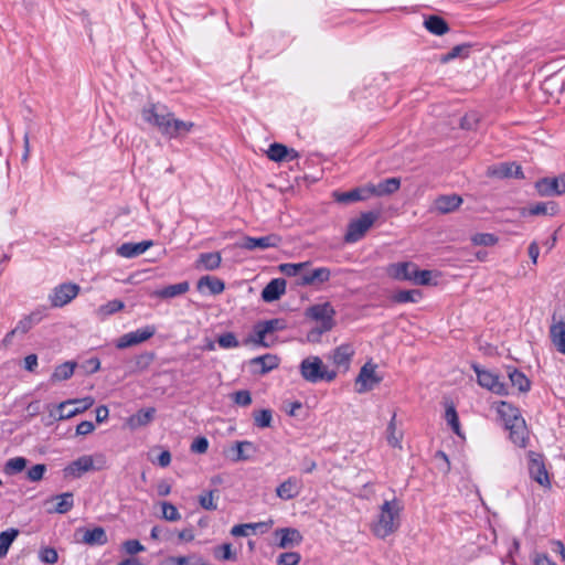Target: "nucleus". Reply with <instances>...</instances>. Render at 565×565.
Masks as SVG:
<instances>
[{
  "label": "nucleus",
  "instance_id": "obj_64",
  "mask_svg": "<svg viewBox=\"0 0 565 565\" xmlns=\"http://www.w3.org/2000/svg\"><path fill=\"white\" fill-rule=\"evenodd\" d=\"M153 360H154V353H152V352L141 353L136 358V362H135L136 367L140 371L146 370L153 362Z\"/></svg>",
  "mask_w": 565,
  "mask_h": 565
},
{
  "label": "nucleus",
  "instance_id": "obj_47",
  "mask_svg": "<svg viewBox=\"0 0 565 565\" xmlns=\"http://www.w3.org/2000/svg\"><path fill=\"white\" fill-rule=\"evenodd\" d=\"M233 449L236 451V455L233 458L234 461H246V460L250 459V457H252V454L246 452V449L254 452L255 446L252 441L243 440V441H236Z\"/></svg>",
  "mask_w": 565,
  "mask_h": 565
},
{
  "label": "nucleus",
  "instance_id": "obj_30",
  "mask_svg": "<svg viewBox=\"0 0 565 565\" xmlns=\"http://www.w3.org/2000/svg\"><path fill=\"white\" fill-rule=\"evenodd\" d=\"M222 256L218 252L202 253L196 259L195 267L204 270H215L221 266Z\"/></svg>",
  "mask_w": 565,
  "mask_h": 565
},
{
  "label": "nucleus",
  "instance_id": "obj_19",
  "mask_svg": "<svg viewBox=\"0 0 565 565\" xmlns=\"http://www.w3.org/2000/svg\"><path fill=\"white\" fill-rule=\"evenodd\" d=\"M281 242V238L276 234H269L262 237L247 236L244 239L243 247L248 250L255 248L266 249L269 247H277Z\"/></svg>",
  "mask_w": 565,
  "mask_h": 565
},
{
  "label": "nucleus",
  "instance_id": "obj_53",
  "mask_svg": "<svg viewBox=\"0 0 565 565\" xmlns=\"http://www.w3.org/2000/svg\"><path fill=\"white\" fill-rule=\"evenodd\" d=\"M254 424L259 428L270 427L273 422V412L270 409H260L253 414Z\"/></svg>",
  "mask_w": 565,
  "mask_h": 565
},
{
  "label": "nucleus",
  "instance_id": "obj_58",
  "mask_svg": "<svg viewBox=\"0 0 565 565\" xmlns=\"http://www.w3.org/2000/svg\"><path fill=\"white\" fill-rule=\"evenodd\" d=\"M301 555L298 552H285L277 557V565H298Z\"/></svg>",
  "mask_w": 565,
  "mask_h": 565
},
{
  "label": "nucleus",
  "instance_id": "obj_51",
  "mask_svg": "<svg viewBox=\"0 0 565 565\" xmlns=\"http://www.w3.org/2000/svg\"><path fill=\"white\" fill-rule=\"evenodd\" d=\"M470 51L469 44H459L454 46L447 54L443 55L440 61L448 63L457 57H468Z\"/></svg>",
  "mask_w": 565,
  "mask_h": 565
},
{
  "label": "nucleus",
  "instance_id": "obj_14",
  "mask_svg": "<svg viewBox=\"0 0 565 565\" xmlns=\"http://www.w3.org/2000/svg\"><path fill=\"white\" fill-rule=\"evenodd\" d=\"M94 460L92 456L84 455L78 457L76 460L70 462L64 469L65 478L78 479L84 473L94 470Z\"/></svg>",
  "mask_w": 565,
  "mask_h": 565
},
{
  "label": "nucleus",
  "instance_id": "obj_63",
  "mask_svg": "<svg viewBox=\"0 0 565 565\" xmlns=\"http://www.w3.org/2000/svg\"><path fill=\"white\" fill-rule=\"evenodd\" d=\"M254 332H255V338L252 339V341L259 345V347H265L267 348L268 344L265 342V338L266 335L268 334V332L266 331L265 327L263 326L262 322L257 323L255 327H254Z\"/></svg>",
  "mask_w": 565,
  "mask_h": 565
},
{
  "label": "nucleus",
  "instance_id": "obj_33",
  "mask_svg": "<svg viewBox=\"0 0 565 565\" xmlns=\"http://www.w3.org/2000/svg\"><path fill=\"white\" fill-rule=\"evenodd\" d=\"M354 354V350L350 344H341L340 347L335 348L332 354L333 363L337 366H342L345 370L349 367L351 359Z\"/></svg>",
  "mask_w": 565,
  "mask_h": 565
},
{
  "label": "nucleus",
  "instance_id": "obj_50",
  "mask_svg": "<svg viewBox=\"0 0 565 565\" xmlns=\"http://www.w3.org/2000/svg\"><path fill=\"white\" fill-rule=\"evenodd\" d=\"M309 266V262H305V263H298V264H292V263H285V264H280L278 266V269L281 274L288 276V277H300V273Z\"/></svg>",
  "mask_w": 565,
  "mask_h": 565
},
{
  "label": "nucleus",
  "instance_id": "obj_23",
  "mask_svg": "<svg viewBox=\"0 0 565 565\" xmlns=\"http://www.w3.org/2000/svg\"><path fill=\"white\" fill-rule=\"evenodd\" d=\"M286 291V280L282 278L271 279L262 291V299L265 302L278 300Z\"/></svg>",
  "mask_w": 565,
  "mask_h": 565
},
{
  "label": "nucleus",
  "instance_id": "obj_16",
  "mask_svg": "<svg viewBox=\"0 0 565 565\" xmlns=\"http://www.w3.org/2000/svg\"><path fill=\"white\" fill-rule=\"evenodd\" d=\"M487 174L489 177H494V178H499V179H504V178L523 179L524 178L521 166L516 164L515 162H503V163H500L497 166L489 167Z\"/></svg>",
  "mask_w": 565,
  "mask_h": 565
},
{
  "label": "nucleus",
  "instance_id": "obj_60",
  "mask_svg": "<svg viewBox=\"0 0 565 565\" xmlns=\"http://www.w3.org/2000/svg\"><path fill=\"white\" fill-rule=\"evenodd\" d=\"M39 558L42 563L45 564H55L58 559V555L55 548L53 547H43L39 552Z\"/></svg>",
  "mask_w": 565,
  "mask_h": 565
},
{
  "label": "nucleus",
  "instance_id": "obj_22",
  "mask_svg": "<svg viewBox=\"0 0 565 565\" xmlns=\"http://www.w3.org/2000/svg\"><path fill=\"white\" fill-rule=\"evenodd\" d=\"M462 203L461 196L457 194L439 195L434 201V210L440 214L456 211Z\"/></svg>",
  "mask_w": 565,
  "mask_h": 565
},
{
  "label": "nucleus",
  "instance_id": "obj_44",
  "mask_svg": "<svg viewBox=\"0 0 565 565\" xmlns=\"http://www.w3.org/2000/svg\"><path fill=\"white\" fill-rule=\"evenodd\" d=\"M18 535L19 530L13 527L0 533V558L7 556L11 544L18 537Z\"/></svg>",
  "mask_w": 565,
  "mask_h": 565
},
{
  "label": "nucleus",
  "instance_id": "obj_13",
  "mask_svg": "<svg viewBox=\"0 0 565 565\" xmlns=\"http://www.w3.org/2000/svg\"><path fill=\"white\" fill-rule=\"evenodd\" d=\"M169 114V108L166 105L159 103H149L141 109V117L143 121L152 127H156L157 129L160 128L161 122L164 121Z\"/></svg>",
  "mask_w": 565,
  "mask_h": 565
},
{
  "label": "nucleus",
  "instance_id": "obj_59",
  "mask_svg": "<svg viewBox=\"0 0 565 565\" xmlns=\"http://www.w3.org/2000/svg\"><path fill=\"white\" fill-rule=\"evenodd\" d=\"M217 343L223 349H233L239 345L236 335L233 332H225L217 338Z\"/></svg>",
  "mask_w": 565,
  "mask_h": 565
},
{
  "label": "nucleus",
  "instance_id": "obj_17",
  "mask_svg": "<svg viewBox=\"0 0 565 565\" xmlns=\"http://www.w3.org/2000/svg\"><path fill=\"white\" fill-rule=\"evenodd\" d=\"M331 278V270L328 267H318L301 274L298 278V286L321 285Z\"/></svg>",
  "mask_w": 565,
  "mask_h": 565
},
{
  "label": "nucleus",
  "instance_id": "obj_36",
  "mask_svg": "<svg viewBox=\"0 0 565 565\" xmlns=\"http://www.w3.org/2000/svg\"><path fill=\"white\" fill-rule=\"evenodd\" d=\"M273 524L270 520L268 523L258 522V523H244L234 525L231 530V534L233 536H248L250 532H255L257 529H264L263 532L268 530Z\"/></svg>",
  "mask_w": 565,
  "mask_h": 565
},
{
  "label": "nucleus",
  "instance_id": "obj_27",
  "mask_svg": "<svg viewBox=\"0 0 565 565\" xmlns=\"http://www.w3.org/2000/svg\"><path fill=\"white\" fill-rule=\"evenodd\" d=\"M83 532L82 542L89 546L105 545L108 542L107 534L104 527L95 526L94 529H79Z\"/></svg>",
  "mask_w": 565,
  "mask_h": 565
},
{
  "label": "nucleus",
  "instance_id": "obj_61",
  "mask_svg": "<svg viewBox=\"0 0 565 565\" xmlns=\"http://www.w3.org/2000/svg\"><path fill=\"white\" fill-rule=\"evenodd\" d=\"M46 472V466L44 463H38L28 470V479L32 482H38L43 479Z\"/></svg>",
  "mask_w": 565,
  "mask_h": 565
},
{
  "label": "nucleus",
  "instance_id": "obj_38",
  "mask_svg": "<svg viewBox=\"0 0 565 565\" xmlns=\"http://www.w3.org/2000/svg\"><path fill=\"white\" fill-rule=\"evenodd\" d=\"M508 376L511 384L522 393L529 392L531 388V382L525 374L515 367H508Z\"/></svg>",
  "mask_w": 565,
  "mask_h": 565
},
{
  "label": "nucleus",
  "instance_id": "obj_49",
  "mask_svg": "<svg viewBox=\"0 0 565 565\" xmlns=\"http://www.w3.org/2000/svg\"><path fill=\"white\" fill-rule=\"evenodd\" d=\"M266 153L271 161L281 162L288 157V147L282 143L275 142L269 146Z\"/></svg>",
  "mask_w": 565,
  "mask_h": 565
},
{
  "label": "nucleus",
  "instance_id": "obj_24",
  "mask_svg": "<svg viewBox=\"0 0 565 565\" xmlns=\"http://www.w3.org/2000/svg\"><path fill=\"white\" fill-rule=\"evenodd\" d=\"M558 212V205L556 202H537L534 204H530L527 207H524L521 212L523 216H539V215H555Z\"/></svg>",
  "mask_w": 565,
  "mask_h": 565
},
{
  "label": "nucleus",
  "instance_id": "obj_62",
  "mask_svg": "<svg viewBox=\"0 0 565 565\" xmlns=\"http://www.w3.org/2000/svg\"><path fill=\"white\" fill-rule=\"evenodd\" d=\"M122 550L129 555H136L146 550L138 540H127L122 543Z\"/></svg>",
  "mask_w": 565,
  "mask_h": 565
},
{
  "label": "nucleus",
  "instance_id": "obj_46",
  "mask_svg": "<svg viewBox=\"0 0 565 565\" xmlns=\"http://www.w3.org/2000/svg\"><path fill=\"white\" fill-rule=\"evenodd\" d=\"M52 499L57 501L54 511L60 514L67 513L74 507V495L72 492H64L62 494L53 497Z\"/></svg>",
  "mask_w": 565,
  "mask_h": 565
},
{
  "label": "nucleus",
  "instance_id": "obj_39",
  "mask_svg": "<svg viewBox=\"0 0 565 565\" xmlns=\"http://www.w3.org/2000/svg\"><path fill=\"white\" fill-rule=\"evenodd\" d=\"M203 288H207L212 295H218L224 291L225 284L220 278L203 276L198 281V289L202 290Z\"/></svg>",
  "mask_w": 565,
  "mask_h": 565
},
{
  "label": "nucleus",
  "instance_id": "obj_26",
  "mask_svg": "<svg viewBox=\"0 0 565 565\" xmlns=\"http://www.w3.org/2000/svg\"><path fill=\"white\" fill-rule=\"evenodd\" d=\"M152 245V241H142L139 243H124L117 248V254L125 258H134L143 254Z\"/></svg>",
  "mask_w": 565,
  "mask_h": 565
},
{
  "label": "nucleus",
  "instance_id": "obj_32",
  "mask_svg": "<svg viewBox=\"0 0 565 565\" xmlns=\"http://www.w3.org/2000/svg\"><path fill=\"white\" fill-rule=\"evenodd\" d=\"M42 320V313L40 311H34L25 317H23L15 326L13 330L9 332V335H14L15 333L24 334L29 330L33 328L36 323Z\"/></svg>",
  "mask_w": 565,
  "mask_h": 565
},
{
  "label": "nucleus",
  "instance_id": "obj_15",
  "mask_svg": "<svg viewBox=\"0 0 565 565\" xmlns=\"http://www.w3.org/2000/svg\"><path fill=\"white\" fill-rule=\"evenodd\" d=\"M275 536L278 540L277 546L279 548H291L298 546L303 541V536L299 530L295 527H281L275 531Z\"/></svg>",
  "mask_w": 565,
  "mask_h": 565
},
{
  "label": "nucleus",
  "instance_id": "obj_48",
  "mask_svg": "<svg viewBox=\"0 0 565 565\" xmlns=\"http://www.w3.org/2000/svg\"><path fill=\"white\" fill-rule=\"evenodd\" d=\"M445 419H446L448 426L451 428V430L457 436H461V427H460V423H459V417H458L456 407L452 404H450L446 407Z\"/></svg>",
  "mask_w": 565,
  "mask_h": 565
},
{
  "label": "nucleus",
  "instance_id": "obj_43",
  "mask_svg": "<svg viewBox=\"0 0 565 565\" xmlns=\"http://www.w3.org/2000/svg\"><path fill=\"white\" fill-rule=\"evenodd\" d=\"M387 444L393 448H402V434L396 431V413H393L386 428Z\"/></svg>",
  "mask_w": 565,
  "mask_h": 565
},
{
  "label": "nucleus",
  "instance_id": "obj_28",
  "mask_svg": "<svg viewBox=\"0 0 565 565\" xmlns=\"http://www.w3.org/2000/svg\"><path fill=\"white\" fill-rule=\"evenodd\" d=\"M279 358L275 354H264L250 360V365L258 367L257 372L262 375L275 370L279 365Z\"/></svg>",
  "mask_w": 565,
  "mask_h": 565
},
{
  "label": "nucleus",
  "instance_id": "obj_10",
  "mask_svg": "<svg viewBox=\"0 0 565 565\" xmlns=\"http://www.w3.org/2000/svg\"><path fill=\"white\" fill-rule=\"evenodd\" d=\"M540 196H556L565 193V177L542 178L534 183Z\"/></svg>",
  "mask_w": 565,
  "mask_h": 565
},
{
  "label": "nucleus",
  "instance_id": "obj_4",
  "mask_svg": "<svg viewBox=\"0 0 565 565\" xmlns=\"http://www.w3.org/2000/svg\"><path fill=\"white\" fill-rule=\"evenodd\" d=\"M499 413L505 420V427L510 430L511 440L519 447L526 446L524 419L519 415V411L507 402H502Z\"/></svg>",
  "mask_w": 565,
  "mask_h": 565
},
{
  "label": "nucleus",
  "instance_id": "obj_5",
  "mask_svg": "<svg viewBox=\"0 0 565 565\" xmlns=\"http://www.w3.org/2000/svg\"><path fill=\"white\" fill-rule=\"evenodd\" d=\"M379 214L376 212H364L360 217L352 220L348 225V231L344 235L347 243H355L360 241L369 228L377 220Z\"/></svg>",
  "mask_w": 565,
  "mask_h": 565
},
{
  "label": "nucleus",
  "instance_id": "obj_42",
  "mask_svg": "<svg viewBox=\"0 0 565 565\" xmlns=\"http://www.w3.org/2000/svg\"><path fill=\"white\" fill-rule=\"evenodd\" d=\"M125 308V303L119 299H114L108 301L105 305H102L96 310V315L100 320L106 319L107 317L122 310Z\"/></svg>",
  "mask_w": 565,
  "mask_h": 565
},
{
  "label": "nucleus",
  "instance_id": "obj_11",
  "mask_svg": "<svg viewBox=\"0 0 565 565\" xmlns=\"http://www.w3.org/2000/svg\"><path fill=\"white\" fill-rule=\"evenodd\" d=\"M156 331L157 329L154 326H146L135 331L125 333L117 340L116 347L117 349H126L132 345H137L152 338Z\"/></svg>",
  "mask_w": 565,
  "mask_h": 565
},
{
  "label": "nucleus",
  "instance_id": "obj_2",
  "mask_svg": "<svg viewBox=\"0 0 565 565\" xmlns=\"http://www.w3.org/2000/svg\"><path fill=\"white\" fill-rule=\"evenodd\" d=\"M335 310L330 302L316 303L308 307L305 311V317L312 321L318 322V326L312 328L307 333V340L311 343H318L323 333L333 329Z\"/></svg>",
  "mask_w": 565,
  "mask_h": 565
},
{
  "label": "nucleus",
  "instance_id": "obj_57",
  "mask_svg": "<svg viewBox=\"0 0 565 565\" xmlns=\"http://www.w3.org/2000/svg\"><path fill=\"white\" fill-rule=\"evenodd\" d=\"M414 273L413 282L420 286H428L431 284L433 271L428 269H419L416 267Z\"/></svg>",
  "mask_w": 565,
  "mask_h": 565
},
{
  "label": "nucleus",
  "instance_id": "obj_9",
  "mask_svg": "<svg viewBox=\"0 0 565 565\" xmlns=\"http://www.w3.org/2000/svg\"><path fill=\"white\" fill-rule=\"evenodd\" d=\"M473 371L477 374V381L480 386L489 390L498 395H508L507 385L500 380V376L488 370H481L478 365H473Z\"/></svg>",
  "mask_w": 565,
  "mask_h": 565
},
{
  "label": "nucleus",
  "instance_id": "obj_25",
  "mask_svg": "<svg viewBox=\"0 0 565 565\" xmlns=\"http://www.w3.org/2000/svg\"><path fill=\"white\" fill-rule=\"evenodd\" d=\"M333 198L338 203L349 204L352 202L364 201L370 198L367 185L363 188H355L347 192H333Z\"/></svg>",
  "mask_w": 565,
  "mask_h": 565
},
{
  "label": "nucleus",
  "instance_id": "obj_34",
  "mask_svg": "<svg viewBox=\"0 0 565 565\" xmlns=\"http://www.w3.org/2000/svg\"><path fill=\"white\" fill-rule=\"evenodd\" d=\"M72 404V399L60 403L55 411L50 412V417H52L54 420H65L78 415L76 407H71L73 406Z\"/></svg>",
  "mask_w": 565,
  "mask_h": 565
},
{
  "label": "nucleus",
  "instance_id": "obj_12",
  "mask_svg": "<svg viewBox=\"0 0 565 565\" xmlns=\"http://www.w3.org/2000/svg\"><path fill=\"white\" fill-rule=\"evenodd\" d=\"M382 377L376 374V364L366 362L360 370L359 375L355 380L360 387L356 390L358 393H364L373 390L380 384Z\"/></svg>",
  "mask_w": 565,
  "mask_h": 565
},
{
  "label": "nucleus",
  "instance_id": "obj_41",
  "mask_svg": "<svg viewBox=\"0 0 565 565\" xmlns=\"http://www.w3.org/2000/svg\"><path fill=\"white\" fill-rule=\"evenodd\" d=\"M75 366V362H65L57 365L51 375V382L55 383L71 379L74 374Z\"/></svg>",
  "mask_w": 565,
  "mask_h": 565
},
{
  "label": "nucleus",
  "instance_id": "obj_21",
  "mask_svg": "<svg viewBox=\"0 0 565 565\" xmlns=\"http://www.w3.org/2000/svg\"><path fill=\"white\" fill-rule=\"evenodd\" d=\"M417 265L409 262L396 263L392 264L387 268V274L390 277L396 280H409L413 281L414 273L416 270Z\"/></svg>",
  "mask_w": 565,
  "mask_h": 565
},
{
  "label": "nucleus",
  "instance_id": "obj_7",
  "mask_svg": "<svg viewBox=\"0 0 565 565\" xmlns=\"http://www.w3.org/2000/svg\"><path fill=\"white\" fill-rule=\"evenodd\" d=\"M81 287L75 282H63L53 288L49 296L52 307L61 308L70 303L79 294Z\"/></svg>",
  "mask_w": 565,
  "mask_h": 565
},
{
  "label": "nucleus",
  "instance_id": "obj_8",
  "mask_svg": "<svg viewBox=\"0 0 565 565\" xmlns=\"http://www.w3.org/2000/svg\"><path fill=\"white\" fill-rule=\"evenodd\" d=\"M529 473L532 480L537 482L544 489H551L552 483L546 470L544 457L541 454L531 452L529 459Z\"/></svg>",
  "mask_w": 565,
  "mask_h": 565
},
{
  "label": "nucleus",
  "instance_id": "obj_20",
  "mask_svg": "<svg viewBox=\"0 0 565 565\" xmlns=\"http://www.w3.org/2000/svg\"><path fill=\"white\" fill-rule=\"evenodd\" d=\"M401 186L399 178H387L382 180L377 184H367V191L370 196H383L395 193Z\"/></svg>",
  "mask_w": 565,
  "mask_h": 565
},
{
  "label": "nucleus",
  "instance_id": "obj_18",
  "mask_svg": "<svg viewBox=\"0 0 565 565\" xmlns=\"http://www.w3.org/2000/svg\"><path fill=\"white\" fill-rule=\"evenodd\" d=\"M302 481L297 477H289L276 488V494L281 500H292L300 494Z\"/></svg>",
  "mask_w": 565,
  "mask_h": 565
},
{
  "label": "nucleus",
  "instance_id": "obj_31",
  "mask_svg": "<svg viewBox=\"0 0 565 565\" xmlns=\"http://www.w3.org/2000/svg\"><path fill=\"white\" fill-rule=\"evenodd\" d=\"M190 285L188 281H182L173 285L166 286L154 291V296L162 299H171L188 292Z\"/></svg>",
  "mask_w": 565,
  "mask_h": 565
},
{
  "label": "nucleus",
  "instance_id": "obj_35",
  "mask_svg": "<svg viewBox=\"0 0 565 565\" xmlns=\"http://www.w3.org/2000/svg\"><path fill=\"white\" fill-rule=\"evenodd\" d=\"M427 31L435 35H444L449 31L447 21L439 15H429L424 21Z\"/></svg>",
  "mask_w": 565,
  "mask_h": 565
},
{
  "label": "nucleus",
  "instance_id": "obj_37",
  "mask_svg": "<svg viewBox=\"0 0 565 565\" xmlns=\"http://www.w3.org/2000/svg\"><path fill=\"white\" fill-rule=\"evenodd\" d=\"M550 334L557 351L565 354V322L559 321L551 326Z\"/></svg>",
  "mask_w": 565,
  "mask_h": 565
},
{
  "label": "nucleus",
  "instance_id": "obj_29",
  "mask_svg": "<svg viewBox=\"0 0 565 565\" xmlns=\"http://www.w3.org/2000/svg\"><path fill=\"white\" fill-rule=\"evenodd\" d=\"M154 414L156 408L153 407L139 409L136 414L128 418L127 424L131 429L147 426L154 418Z\"/></svg>",
  "mask_w": 565,
  "mask_h": 565
},
{
  "label": "nucleus",
  "instance_id": "obj_52",
  "mask_svg": "<svg viewBox=\"0 0 565 565\" xmlns=\"http://www.w3.org/2000/svg\"><path fill=\"white\" fill-rule=\"evenodd\" d=\"M499 238L492 233H476L471 236V242L476 246H493Z\"/></svg>",
  "mask_w": 565,
  "mask_h": 565
},
{
  "label": "nucleus",
  "instance_id": "obj_1",
  "mask_svg": "<svg viewBox=\"0 0 565 565\" xmlns=\"http://www.w3.org/2000/svg\"><path fill=\"white\" fill-rule=\"evenodd\" d=\"M403 509L398 499L385 500L380 507L376 521L371 526L373 534L379 539H385L396 532L401 525Z\"/></svg>",
  "mask_w": 565,
  "mask_h": 565
},
{
  "label": "nucleus",
  "instance_id": "obj_56",
  "mask_svg": "<svg viewBox=\"0 0 565 565\" xmlns=\"http://www.w3.org/2000/svg\"><path fill=\"white\" fill-rule=\"evenodd\" d=\"M161 509H162V518L164 520L170 521V522H175L181 519L180 512L178 511L175 505H173L172 503L164 501L161 503Z\"/></svg>",
  "mask_w": 565,
  "mask_h": 565
},
{
  "label": "nucleus",
  "instance_id": "obj_40",
  "mask_svg": "<svg viewBox=\"0 0 565 565\" xmlns=\"http://www.w3.org/2000/svg\"><path fill=\"white\" fill-rule=\"evenodd\" d=\"M423 298L419 289L397 290L393 294L392 300L396 303H416Z\"/></svg>",
  "mask_w": 565,
  "mask_h": 565
},
{
  "label": "nucleus",
  "instance_id": "obj_45",
  "mask_svg": "<svg viewBox=\"0 0 565 565\" xmlns=\"http://www.w3.org/2000/svg\"><path fill=\"white\" fill-rule=\"evenodd\" d=\"M28 465V459L24 457H13L7 460L3 472L8 476H14L22 472Z\"/></svg>",
  "mask_w": 565,
  "mask_h": 565
},
{
  "label": "nucleus",
  "instance_id": "obj_3",
  "mask_svg": "<svg viewBox=\"0 0 565 565\" xmlns=\"http://www.w3.org/2000/svg\"><path fill=\"white\" fill-rule=\"evenodd\" d=\"M301 377L311 384L319 382H332L337 372L329 370L318 355H309L299 364Z\"/></svg>",
  "mask_w": 565,
  "mask_h": 565
},
{
  "label": "nucleus",
  "instance_id": "obj_6",
  "mask_svg": "<svg viewBox=\"0 0 565 565\" xmlns=\"http://www.w3.org/2000/svg\"><path fill=\"white\" fill-rule=\"evenodd\" d=\"M195 124L193 121H185L175 118L174 114L170 111L169 116L161 122L158 129L160 134L169 139H179L185 137L192 131Z\"/></svg>",
  "mask_w": 565,
  "mask_h": 565
},
{
  "label": "nucleus",
  "instance_id": "obj_54",
  "mask_svg": "<svg viewBox=\"0 0 565 565\" xmlns=\"http://www.w3.org/2000/svg\"><path fill=\"white\" fill-rule=\"evenodd\" d=\"M217 493H218V491L215 489V490L205 491L202 494H200V497H199L200 505L203 509L209 510V511L216 510L217 504L214 502V498H215V494H217Z\"/></svg>",
  "mask_w": 565,
  "mask_h": 565
},
{
  "label": "nucleus",
  "instance_id": "obj_55",
  "mask_svg": "<svg viewBox=\"0 0 565 565\" xmlns=\"http://www.w3.org/2000/svg\"><path fill=\"white\" fill-rule=\"evenodd\" d=\"M214 556L223 561H235L236 554L232 552V544L224 543L214 548Z\"/></svg>",
  "mask_w": 565,
  "mask_h": 565
}]
</instances>
